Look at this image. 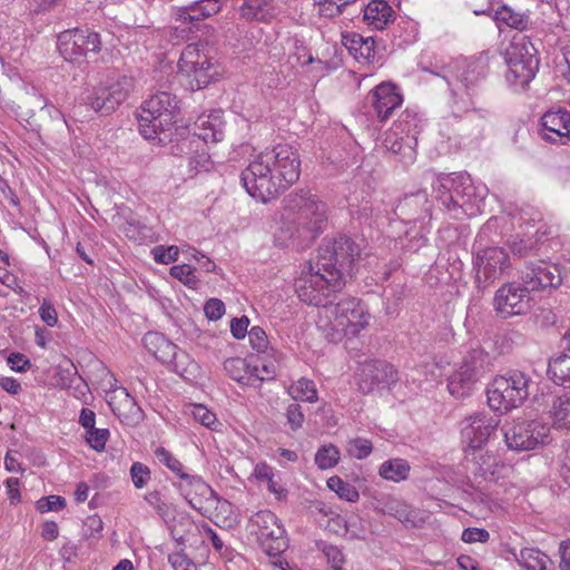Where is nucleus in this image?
<instances>
[{"instance_id": "nucleus-56", "label": "nucleus", "mask_w": 570, "mask_h": 570, "mask_svg": "<svg viewBox=\"0 0 570 570\" xmlns=\"http://www.w3.org/2000/svg\"><path fill=\"white\" fill-rule=\"evenodd\" d=\"M490 538V533L485 529L481 528H466L461 535L462 541L466 543L474 542H487Z\"/></svg>"}, {"instance_id": "nucleus-19", "label": "nucleus", "mask_w": 570, "mask_h": 570, "mask_svg": "<svg viewBox=\"0 0 570 570\" xmlns=\"http://www.w3.org/2000/svg\"><path fill=\"white\" fill-rule=\"evenodd\" d=\"M495 308L507 315H522L531 307L530 289L515 282L501 286L494 296Z\"/></svg>"}, {"instance_id": "nucleus-35", "label": "nucleus", "mask_w": 570, "mask_h": 570, "mask_svg": "<svg viewBox=\"0 0 570 570\" xmlns=\"http://www.w3.org/2000/svg\"><path fill=\"white\" fill-rule=\"evenodd\" d=\"M411 465L401 458L384 461L379 468L381 478L392 482H401L409 478Z\"/></svg>"}, {"instance_id": "nucleus-15", "label": "nucleus", "mask_w": 570, "mask_h": 570, "mask_svg": "<svg viewBox=\"0 0 570 570\" xmlns=\"http://www.w3.org/2000/svg\"><path fill=\"white\" fill-rule=\"evenodd\" d=\"M100 37L97 32L82 29H69L59 33L57 47L67 61H77L88 52L100 50Z\"/></svg>"}, {"instance_id": "nucleus-49", "label": "nucleus", "mask_w": 570, "mask_h": 570, "mask_svg": "<svg viewBox=\"0 0 570 570\" xmlns=\"http://www.w3.org/2000/svg\"><path fill=\"white\" fill-rule=\"evenodd\" d=\"M130 475L137 489L144 488L150 480V470L147 465L135 462L130 468Z\"/></svg>"}, {"instance_id": "nucleus-59", "label": "nucleus", "mask_w": 570, "mask_h": 570, "mask_svg": "<svg viewBox=\"0 0 570 570\" xmlns=\"http://www.w3.org/2000/svg\"><path fill=\"white\" fill-rule=\"evenodd\" d=\"M324 553L332 566L333 570H342L344 563V556L341 550L335 546H328L324 549Z\"/></svg>"}, {"instance_id": "nucleus-57", "label": "nucleus", "mask_w": 570, "mask_h": 570, "mask_svg": "<svg viewBox=\"0 0 570 570\" xmlns=\"http://www.w3.org/2000/svg\"><path fill=\"white\" fill-rule=\"evenodd\" d=\"M249 320L247 316L233 318L230 322V332L236 340H242L248 335Z\"/></svg>"}, {"instance_id": "nucleus-55", "label": "nucleus", "mask_w": 570, "mask_h": 570, "mask_svg": "<svg viewBox=\"0 0 570 570\" xmlns=\"http://www.w3.org/2000/svg\"><path fill=\"white\" fill-rule=\"evenodd\" d=\"M170 275L185 284L196 281L194 268L188 264L175 265L170 268Z\"/></svg>"}, {"instance_id": "nucleus-62", "label": "nucleus", "mask_w": 570, "mask_h": 570, "mask_svg": "<svg viewBox=\"0 0 570 570\" xmlns=\"http://www.w3.org/2000/svg\"><path fill=\"white\" fill-rule=\"evenodd\" d=\"M174 570H191L195 564L184 554L175 553L168 557Z\"/></svg>"}, {"instance_id": "nucleus-37", "label": "nucleus", "mask_w": 570, "mask_h": 570, "mask_svg": "<svg viewBox=\"0 0 570 570\" xmlns=\"http://www.w3.org/2000/svg\"><path fill=\"white\" fill-rule=\"evenodd\" d=\"M288 394L295 401L314 403L318 400L315 383L306 377H301L293 382L288 387Z\"/></svg>"}, {"instance_id": "nucleus-2", "label": "nucleus", "mask_w": 570, "mask_h": 570, "mask_svg": "<svg viewBox=\"0 0 570 570\" xmlns=\"http://www.w3.org/2000/svg\"><path fill=\"white\" fill-rule=\"evenodd\" d=\"M327 226V207L316 196L295 195L291 197L282 214L278 240L283 245L306 247Z\"/></svg>"}, {"instance_id": "nucleus-32", "label": "nucleus", "mask_w": 570, "mask_h": 570, "mask_svg": "<svg viewBox=\"0 0 570 570\" xmlns=\"http://www.w3.org/2000/svg\"><path fill=\"white\" fill-rule=\"evenodd\" d=\"M549 416L553 428L558 430H570V393H563L553 397Z\"/></svg>"}, {"instance_id": "nucleus-13", "label": "nucleus", "mask_w": 570, "mask_h": 570, "mask_svg": "<svg viewBox=\"0 0 570 570\" xmlns=\"http://www.w3.org/2000/svg\"><path fill=\"white\" fill-rule=\"evenodd\" d=\"M249 523L267 554L278 556L287 549L285 529L272 511L256 512L250 517Z\"/></svg>"}, {"instance_id": "nucleus-3", "label": "nucleus", "mask_w": 570, "mask_h": 570, "mask_svg": "<svg viewBox=\"0 0 570 570\" xmlns=\"http://www.w3.org/2000/svg\"><path fill=\"white\" fill-rule=\"evenodd\" d=\"M435 75L442 77L450 87L449 106L454 117L470 110L480 114L482 118L490 114L487 108L476 107L479 85L487 75V65L483 61H456L453 66L441 68Z\"/></svg>"}, {"instance_id": "nucleus-18", "label": "nucleus", "mask_w": 570, "mask_h": 570, "mask_svg": "<svg viewBox=\"0 0 570 570\" xmlns=\"http://www.w3.org/2000/svg\"><path fill=\"white\" fill-rule=\"evenodd\" d=\"M500 420L485 412L475 413L462 421V441L469 449L478 450L485 444L497 430Z\"/></svg>"}, {"instance_id": "nucleus-11", "label": "nucleus", "mask_w": 570, "mask_h": 570, "mask_svg": "<svg viewBox=\"0 0 570 570\" xmlns=\"http://www.w3.org/2000/svg\"><path fill=\"white\" fill-rule=\"evenodd\" d=\"M364 239L355 242L346 235L336 238H325L318 249L321 263H327L328 268L342 271V278L345 274H352L354 265L362 258Z\"/></svg>"}, {"instance_id": "nucleus-41", "label": "nucleus", "mask_w": 570, "mask_h": 570, "mask_svg": "<svg viewBox=\"0 0 570 570\" xmlns=\"http://www.w3.org/2000/svg\"><path fill=\"white\" fill-rule=\"evenodd\" d=\"M224 371L226 374L233 379L234 381L248 384V366L244 358L242 357H230L227 358L224 364Z\"/></svg>"}, {"instance_id": "nucleus-14", "label": "nucleus", "mask_w": 570, "mask_h": 570, "mask_svg": "<svg viewBox=\"0 0 570 570\" xmlns=\"http://www.w3.org/2000/svg\"><path fill=\"white\" fill-rule=\"evenodd\" d=\"M132 86V79L127 76L110 79L89 92L85 98L86 104L96 112L109 115L126 100Z\"/></svg>"}, {"instance_id": "nucleus-50", "label": "nucleus", "mask_w": 570, "mask_h": 570, "mask_svg": "<svg viewBox=\"0 0 570 570\" xmlns=\"http://www.w3.org/2000/svg\"><path fill=\"white\" fill-rule=\"evenodd\" d=\"M66 507V500L59 495L43 497L37 501V510L40 513L60 511Z\"/></svg>"}, {"instance_id": "nucleus-12", "label": "nucleus", "mask_w": 570, "mask_h": 570, "mask_svg": "<svg viewBox=\"0 0 570 570\" xmlns=\"http://www.w3.org/2000/svg\"><path fill=\"white\" fill-rule=\"evenodd\" d=\"M511 263L508 253L498 246L478 249L473 257L475 284L484 289L502 277L510 268Z\"/></svg>"}, {"instance_id": "nucleus-40", "label": "nucleus", "mask_w": 570, "mask_h": 570, "mask_svg": "<svg viewBox=\"0 0 570 570\" xmlns=\"http://www.w3.org/2000/svg\"><path fill=\"white\" fill-rule=\"evenodd\" d=\"M494 18L498 22L505 23L508 27L518 30H524L529 23L528 16L520 12H515L514 10L507 6L499 8L495 11Z\"/></svg>"}, {"instance_id": "nucleus-26", "label": "nucleus", "mask_w": 570, "mask_h": 570, "mask_svg": "<svg viewBox=\"0 0 570 570\" xmlns=\"http://www.w3.org/2000/svg\"><path fill=\"white\" fill-rule=\"evenodd\" d=\"M155 456L161 464L166 465L171 472L179 476L186 485L195 488L200 494H204L209 489L200 476L185 473L183 463L165 448H157L155 450Z\"/></svg>"}, {"instance_id": "nucleus-17", "label": "nucleus", "mask_w": 570, "mask_h": 570, "mask_svg": "<svg viewBox=\"0 0 570 570\" xmlns=\"http://www.w3.org/2000/svg\"><path fill=\"white\" fill-rule=\"evenodd\" d=\"M397 379L394 366L380 360L364 362L356 374L357 386L363 394L372 393L375 389L389 387Z\"/></svg>"}, {"instance_id": "nucleus-31", "label": "nucleus", "mask_w": 570, "mask_h": 570, "mask_svg": "<svg viewBox=\"0 0 570 570\" xmlns=\"http://www.w3.org/2000/svg\"><path fill=\"white\" fill-rule=\"evenodd\" d=\"M466 370L472 376L480 380L487 372L491 370L489 354L481 347L471 348L463 357L460 365Z\"/></svg>"}, {"instance_id": "nucleus-64", "label": "nucleus", "mask_w": 570, "mask_h": 570, "mask_svg": "<svg viewBox=\"0 0 570 570\" xmlns=\"http://www.w3.org/2000/svg\"><path fill=\"white\" fill-rule=\"evenodd\" d=\"M79 424L86 430H90L95 428L96 424V414L92 410L83 407L80 411L79 415Z\"/></svg>"}, {"instance_id": "nucleus-36", "label": "nucleus", "mask_w": 570, "mask_h": 570, "mask_svg": "<svg viewBox=\"0 0 570 570\" xmlns=\"http://www.w3.org/2000/svg\"><path fill=\"white\" fill-rule=\"evenodd\" d=\"M548 375L558 385L570 383V354L561 353L551 357Z\"/></svg>"}, {"instance_id": "nucleus-39", "label": "nucleus", "mask_w": 570, "mask_h": 570, "mask_svg": "<svg viewBox=\"0 0 570 570\" xmlns=\"http://www.w3.org/2000/svg\"><path fill=\"white\" fill-rule=\"evenodd\" d=\"M254 476L261 482H266L267 489L272 493L281 497L285 492L282 483L275 479L274 468L268 465L266 462H258L255 465Z\"/></svg>"}, {"instance_id": "nucleus-6", "label": "nucleus", "mask_w": 570, "mask_h": 570, "mask_svg": "<svg viewBox=\"0 0 570 570\" xmlns=\"http://www.w3.org/2000/svg\"><path fill=\"white\" fill-rule=\"evenodd\" d=\"M327 265L321 261L307 264L295 283L298 298L308 305L320 307V309L330 305L331 296L340 292L345 284L342 271L328 268Z\"/></svg>"}, {"instance_id": "nucleus-53", "label": "nucleus", "mask_w": 570, "mask_h": 570, "mask_svg": "<svg viewBox=\"0 0 570 570\" xmlns=\"http://www.w3.org/2000/svg\"><path fill=\"white\" fill-rule=\"evenodd\" d=\"M286 419L292 430H298L304 423V414L302 406L297 403H292L286 409Z\"/></svg>"}, {"instance_id": "nucleus-42", "label": "nucleus", "mask_w": 570, "mask_h": 570, "mask_svg": "<svg viewBox=\"0 0 570 570\" xmlns=\"http://www.w3.org/2000/svg\"><path fill=\"white\" fill-rule=\"evenodd\" d=\"M341 459V452L334 444L321 446L315 454V463L321 470L334 468Z\"/></svg>"}, {"instance_id": "nucleus-20", "label": "nucleus", "mask_w": 570, "mask_h": 570, "mask_svg": "<svg viewBox=\"0 0 570 570\" xmlns=\"http://www.w3.org/2000/svg\"><path fill=\"white\" fill-rule=\"evenodd\" d=\"M366 100L373 109V116L380 121H385L403 102V98L396 86L390 82H382L376 86L374 90L368 94Z\"/></svg>"}, {"instance_id": "nucleus-25", "label": "nucleus", "mask_w": 570, "mask_h": 570, "mask_svg": "<svg viewBox=\"0 0 570 570\" xmlns=\"http://www.w3.org/2000/svg\"><path fill=\"white\" fill-rule=\"evenodd\" d=\"M238 13L246 22L271 23L277 18L279 10L274 0H243Z\"/></svg>"}, {"instance_id": "nucleus-4", "label": "nucleus", "mask_w": 570, "mask_h": 570, "mask_svg": "<svg viewBox=\"0 0 570 570\" xmlns=\"http://www.w3.org/2000/svg\"><path fill=\"white\" fill-rule=\"evenodd\" d=\"M371 315L357 298L346 297L318 311L316 326L330 342L357 336L370 323Z\"/></svg>"}, {"instance_id": "nucleus-43", "label": "nucleus", "mask_w": 570, "mask_h": 570, "mask_svg": "<svg viewBox=\"0 0 570 570\" xmlns=\"http://www.w3.org/2000/svg\"><path fill=\"white\" fill-rule=\"evenodd\" d=\"M327 485L333 490L341 499L348 502H356L360 498L358 491L350 483L343 481L338 476H332L327 480Z\"/></svg>"}, {"instance_id": "nucleus-21", "label": "nucleus", "mask_w": 570, "mask_h": 570, "mask_svg": "<svg viewBox=\"0 0 570 570\" xmlns=\"http://www.w3.org/2000/svg\"><path fill=\"white\" fill-rule=\"evenodd\" d=\"M521 278L530 291L557 287L561 284V276L558 268L547 265L543 262L539 264H528L522 271Z\"/></svg>"}, {"instance_id": "nucleus-22", "label": "nucleus", "mask_w": 570, "mask_h": 570, "mask_svg": "<svg viewBox=\"0 0 570 570\" xmlns=\"http://www.w3.org/2000/svg\"><path fill=\"white\" fill-rule=\"evenodd\" d=\"M570 134V112L566 109L549 110L541 118L540 135L550 142H563Z\"/></svg>"}, {"instance_id": "nucleus-7", "label": "nucleus", "mask_w": 570, "mask_h": 570, "mask_svg": "<svg viewBox=\"0 0 570 570\" xmlns=\"http://www.w3.org/2000/svg\"><path fill=\"white\" fill-rule=\"evenodd\" d=\"M530 382V376L518 370L495 376L487 390L489 406L501 413L521 406L529 396Z\"/></svg>"}, {"instance_id": "nucleus-16", "label": "nucleus", "mask_w": 570, "mask_h": 570, "mask_svg": "<svg viewBox=\"0 0 570 570\" xmlns=\"http://www.w3.org/2000/svg\"><path fill=\"white\" fill-rule=\"evenodd\" d=\"M503 435L510 449L528 451L546 442L549 435V428L537 421H520L504 426Z\"/></svg>"}, {"instance_id": "nucleus-63", "label": "nucleus", "mask_w": 570, "mask_h": 570, "mask_svg": "<svg viewBox=\"0 0 570 570\" xmlns=\"http://www.w3.org/2000/svg\"><path fill=\"white\" fill-rule=\"evenodd\" d=\"M560 553V570H570V539L562 541L559 547Z\"/></svg>"}, {"instance_id": "nucleus-61", "label": "nucleus", "mask_w": 570, "mask_h": 570, "mask_svg": "<svg viewBox=\"0 0 570 570\" xmlns=\"http://www.w3.org/2000/svg\"><path fill=\"white\" fill-rule=\"evenodd\" d=\"M557 71L564 80L570 82V46L562 49V58L557 62Z\"/></svg>"}, {"instance_id": "nucleus-1", "label": "nucleus", "mask_w": 570, "mask_h": 570, "mask_svg": "<svg viewBox=\"0 0 570 570\" xmlns=\"http://www.w3.org/2000/svg\"><path fill=\"white\" fill-rule=\"evenodd\" d=\"M301 159L296 149L286 144L255 155L240 174V183L249 196L267 203L296 183Z\"/></svg>"}, {"instance_id": "nucleus-51", "label": "nucleus", "mask_w": 570, "mask_h": 570, "mask_svg": "<svg viewBox=\"0 0 570 570\" xmlns=\"http://www.w3.org/2000/svg\"><path fill=\"white\" fill-rule=\"evenodd\" d=\"M191 413L194 419L204 426L212 430L216 429L215 425L217 424V417L215 413L209 411L206 406L202 404L195 405Z\"/></svg>"}, {"instance_id": "nucleus-28", "label": "nucleus", "mask_w": 570, "mask_h": 570, "mask_svg": "<svg viewBox=\"0 0 570 570\" xmlns=\"http://www.w3.org/2000/svg\"><path fill=\"white\" fill-rule=\"evenodd\" d=\"M142 342L145 347L161 363H171L177 357V345L159 333L145 334Z\"/></svg>"}, {"instance_id": "nucleus-24", "label": "nucleus", "mask_w": 570, "mask_h": 570, "mask_svg": "<svg viewBox=\"0 0 570 570\" xmlns=\"http://www.w3.org/2000/svg\"><path fill=\"white\" fill-rule=\"evenodd\" d=\"M107 402L114 414L124 422L132 423L141 417V409L125 387L114 390Z\"/></svg>"}, {"instance_id": "nucleus-29", "label": "nucleus", "mask_w": 570, "mask_h": 570, "mask_svg": "<svg viewBox=\"0 0 570 570\" xmlns=\"http://www.w3.org/2000/svg\"><path fill=\"white\" fill-rule=\"evenodd\" d=\"M364 21L376 30H383L394 20L392 7L384 0H372L363 9Z\"/></svg>"}, {"instance_id": "nucleus-60", "label": "nucleus", "mask_w": 570, "mask_h": 570, "mask_svg": "<svg viewBox=\"0 0 570 570\" xmlns=\"http://www.w3.org/2000/svg\"><path fill=\"white\" fill-rule=\"evenodd\" d=\"M8 364L12 371L26 372L30 366V361L21 353H12L8 357Z\"/></svg>"}, {"instance_id": "nucleus-33", "label": "nucleus", "mask_w": 570, "mask_h": 570, "mask_svg": "<svg viewBox=\"0 0 570 570\" xmlns=\"http://www.w3.org/2000/svg\"><path fill=\"white\" fill-rule=\"evenodd\" d=\"M515 561L525 570H552L549 566L552 563L550 558L534 548H523L519 554H515Z\"/></svg>"}, {"instance_id": "nucleus-46", "label": "nucleus", "mask_w": 570, "mask_h": 570, "mask_svg": "<svg viewBox=\"0 0 570 570\" xmlns=\"http://www.w3.org/2000/svg\"><path fill=\"white\" fill-rule=\"evenodd\" d=\"M153 257L155 262L159 264H169L176 262L179 255V248L177 246H168L165 247L163 245L155 246L151 249Z\"/></svg>"}, {"instance_id": "nucleus-34", "label": "nucleus", "mask_w": 570, "mask_h": 570, "mask_svg": "<svg viewBox=\"0 0 570 570\" xmlns=\"http://www.w3.org/2000/svg\"><path fill=\"white\" fill-rule=\"evenodd\" d=\"M479 380L466 370H463L461 366L450 376L448 389L449 392L458 397H465L472 391L474 384Z\"/></svg>"}, {"instance_id": "nucleus-5", "label": "nucleus", "mask_w": 570, "mask_h": 570, "mask_svg": "<svg viewBox=\"0 0 570 570\" xmlns=\"http://www.w3.org/2000/svg\"><path fill=\"white\" fill-rule=\"evenodd\" d=\"M433 194L452 217L459 219L464 215H475L480 210L487 188L475 186L468 174H443L433 183Z\"/></svg>"}, {"instance_id": "nucleus-52", "label": "nucleus", "mask_w": 570, "mask_h": 570, "mask_svg": "<svg viewBox=\"0 0 570 570\" xmlns=\"http://www.w3.org/2000/svg\"><path fill=\"white\" fill-rule=\"evenodd\" d=\"M318 4V13L325 18H334L342 13L345 8L338 4L337 0H315Z\"/></svg>"}, {"instance_id": "nucleus-47", "label": "nucleus", "mask_w": 570, "mask_h": 570, "mask_svg": "<svg viewBox=\"0 0 570 570\" xmlns=\"http://www.w3.org/2000/svg\"><path fill=\"white\" fill-rule=\"evenodd\" d=\"M371 441L362 438L354 439L348 442L347 451L350 455L358 460L367 458L372 452Z\"/></svg>"}, {"instance_id": "nucleus-30", "label": "nucleus", "mask_w": 570, "mask_h": 570, "mask_svg": "<svg viewBox=\"0 0 570 570\" xmlns=\"http://www.w3.org/2000/svg\"><path fill=\"white\" fill-rule=\"evenodd\" d=\"M219 10L218 0H200L189 7L180 8L177 20L181 22L199 21L218 13Z\"/></svg>"}, {"instance_id": "nucleus-10", "label": "nucleus", "mask_w": 570, "mask_h": 570, "mask_svg": "<svg viewBox=\"0 0 570 570\" xmlns=\"http://www.w3.org/2000/svg\"><path fill=\"white\" fill-rule=\"evenodd\" d=\"M179 72L188 79L191 90L207 87L219 77V67L197 43L187 45L178 61Z\"/></svg>"}, {"instance_id": "nucleus-23", "label": "nucleus", "mask_w": 570, "mask_h": 570, "mask_svg": "<svg viewBox=\"0 0 570 570\" xmlns=\"http://www.w3.org/2000/svg\"><path fill=\"white\" fill-rule=\"evenodd\" d=\"M382 144L386 151L397 157V160L404 165L414 163L417 144L413 136H403L399 130L391 129L385 132Z\"/></svg>"}, {"instance_id": "nucleus-44", "label": "nucleus", "mask_w": 570, "mask_h": 570, "mask_svg": "<svg viewBox=\"0 0 570 570\" xmlns=\"http://www.w3.org/2000/svg\"><path fill=\"white\" fill-rule=\"evenodd\" d=\"M109 430L108 429H90L86 431V442L88 445L97 452H101L105 450L106 443L109 439Z\"/></svg>"}, {"instance_id": "nucleus-45", "label": "nucleus", "mask_w": 570, "mask_h": 570, "mask_svg": "<svg viewBox=\"0 0 570 570\" xmlns=\"http://www.w3.org/2000/svg\"><path fill=\"white\" fill-rule=\"evenodd\" d=\"M389 515H392L401 522L411 521L412 511L409 505L399 500H391L385 504L384 510Z\"/></svg>"}, {"instance_id": "nucleus-9", "label": "nucleus", "mask_w": 570, "mask_h": 570, "mask_svg": "<svg viewBox=\"0 0 570 570\" xmlns=\"http://www.w3.org/2000/svg\"><path fill=\"white\" fill-rule=\"evenodd\" d=\"M508 66L507 79L525 87L539 70L538 50L525 36L514 37L504 53Z\"/></svg>"}, {"instance_id": "nucleus-27", "label": "nucleus", "mask_w": 570, "mask_h": 570, "mask_svg": "<svg viewBox=\"0 0 570 570\" xmlns=\"http://www.w3.org/2000/svg\"><path fill=\"white\" fill-rule=\"evenodd\" d=\"M194 135L206 144L220 141L224 137L222 111L199 116L194 124Z\"/></svg>"}, {"instance_id": "nucleus-58", "label": "nucleus", "mask_w": 570, "mask_h": 570, "mask_svg": "<svg viewBox=\"0 0 570 570\" xmlns=\"http://www.w3.org/2000/svg\"><path fill=\"white\" fill-rule=\"evenodd\" d=\"M39 314L41 320L50 327H53L58 323L57 311L47 301H43V303L41 304L39 308Z\"/></svg>"}, {"instance_id": "nucleus-8", "label": "nucleus", "mask_w": 570, "mask_h": 570, "mask_svg": "<svg viewBox=\"0 0 570 570\" xmlns=\"http://www.w3.org/2000/svg\"><path fill=\"white\" fill-rule=\"evenodd\" d=\"M177 100L169 92H158L146 100L137 115L139 132L146 139L156 138L158 132L169 130L175 121Z\"/></svg>"}, {"instance_id": "nucleus-38", "label": "nucleus", "mask_w": 570, "mask_h": 570, "mask_svg": "<svg viewBox=\"0 0 570 570\" xmlns=\"http://www.w3.org/2000/svg\"><path fill=\"white\" fill-rule=\"evenodd\" d=\"M393 130H399L403 136H413L417 139L422 130V121L415 112L405 110L394 122Z\"/></svg>"}, {"instance_id": "nucleus-48", "label": "nucleus", "mask_w": 570, "mask_h": 570, "mask_svg": "<svg viewBox=\"0 0 570 570\" xmlns=\"http://www.w3.org/2000/svg\"><path fill=\"white\" fill-rule=\"evenodd\" d=\"M248 340L252 347L258 353H265L268 348V338L265 331L259 326H253L248 331Z\"/></svg>"}, {"instance_id": "nucleus-54", "label": "nucleus", "mask_w": 570, "mask_h": 570, "mask_svg": "<svg viewBox=\"0 0 570 570\" xmlns=\"http://www.w3.org/2000/svg\"><path fill=\"white\" fill-rule=\"evenodd\" d=\"M204 312L208 320L217 321L225 313V304L218 298H210L206 302Z\"/></svg>"}]
</instances>
